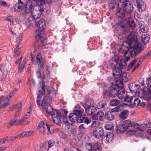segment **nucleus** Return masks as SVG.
Masks as SVG:
<instances>
[{"mask_svg":"<svg viewBox=\"0 0 151 151\" xmlns=\"http://www.w3.org/2000/svg\"><path fill=\"white\" fill-rule=\"evenodd\" d=\"M122 108V106L119 105L116 107L112 109L111 110V112H114L115 113L116 112H119L121 110V108Z\"/></svg>","mask_w":151,"mask_h":151,"instance_id":"09e8293b","label":"nucleus"},{"mask_svg":"<svg viewBox=\"0 0 151 151\" xmlns=\"http://www.w3.org/2000/svg\"><path fill=\"white\" fill-rule=\"evenodd\" d=\"M36 2L38 5L42 6L45 3V0H33Z\"/></svg>","mask_w":151,"mask_h":151,"instance_id":"5fc2aeb1","label":"nucleus"},{"mask_svg":"<svg viewBox=\"0 0 151 151\" xmlns=\"http://www.w3.org/2000/svg\"><path fill=\"white\" fill-rule=\"evenodd\" d=\"M7 138L8 137H6L2 139H0V144L5 143V141L7 140Z\"/></svg>","mask_w":151,"mask_h":151,"instance_id":"69168bd1","label":"nucleus"},{"mask_svg":"<svg viewBox=\"0 0 151 151\" xmlns=\"http://www.w3.org/2000/svg\"><path fill=\"white\" fill-rule=\"evenodd\" d=\"M121 4L122 5L121 10H124L126 13H131L133 9V5L132 2L128 0H119Z\"/></svg>","mask_w":151,"mask_h":151,"instance_id":"7ed1b4c3","label":"nucleus"},{"mask_svg":"<svg viewBox=\"0 0 151 151\" xmlns=\"http://www.w3.org/2000/svg\"><path fill=\"white\" fill-rule=\"evenodd\" d=\"M25 133V132H23L22 133L20 134L19 135H17V138L20 139L23 138L24 137H26Z\"/></svg>","mask_w":151,"mask_h":151,"instance_id":"0e129e2a","label":"nucleus"},{"mask_svg":"<svg viewBox=\"0 0 151 151\" xmlns=\"http://www.w3.org/2000/svg\"><path fill=\"white\" fill-rule=\"evenodd\" d=\"M17 138V136L15 137H12L9 138V140H7V142L10 143L14 142L16 139Z\"/></svg>","mask_w":151,"mask_h":151,"instance_id":"864d4df0","label":"nucleus"},{"mask_svg":"<svg viewBox=\"0 0 151 151\" xmlns=\"http://www.w3.org/2000/svg\"><path fill=\"white\" fill-rule=\"evenodd\" d=\"M124 60V58H122L120 60L119 63V67L122 69H125L127 66V64Z\"/></svg>","mask_w":151,"mask_h":151,"instance_id":"e433bc0d","label":"nucleus"},{"mask_svg":"<svg viewBox=\"0 0 151 151\" xmlns=\"http://www.w3.org/2000/svg\"><path fill=\"white\" fill-rule=\"evenodd\" d=\"M23 6L18 4H15L13 6V8L14 12H19L21 11L23 8Z\"/></svg>","mask_w":151,"mask_h":151,"instance_id":"a878e982","label":"nucleus"},{"mask_svg":"<svg viewBox=\"0 0 151 151\" xmlns=\"http://www.w3.org/2000/svg\"><path fill=\"white\" fill-rule=\"evenodd\" d=\"M79 119L78 120V123L84 122L86 124H88L91 122L90 120L88 119L87 117L85 116H81Z\"/></svg>","mask_w":151,"mask_h":151,"instance_id":"c85d7f7f","label":"nucleus"},{"mask_svg":"<svg viewBox=\"0 0 151 151\" xmlns=\"http://www.w3.org/2000/svg\"><path fill=\"white\" fill-rule=\"evenodd\" d=\"M55 144V142L53 140H50L48 143V147L49 148L52 146H53Z\"/></svg>","mask_w":151,"mask_h":151,"instance_id":"e2e57ef3","label":"nucleus"},{"mask_svg":"<svg viewBox=\"0 0 151 151\" xmlns=\"http://www.w3.org/2000/svg\"><path fill=\"white\" fill-rule=\"evenodd\" d=\"M124 124L127 127V129L128 127H132L135 125V123L129 120L124 121Z\"/></svg>","mask_w":151,"mask_h":151,"instance_id":"7c9ffc66","label":"nucleus"},{"mask_svg":"<svg viewBox=\"0 0 151 151\" xmlns=\"http://www.w3.org/2000/svg\"><path fill=\"white\" fill-rule=\"evenodd\" d=\"M84 107L85 109L86 113L89 115H92L96 111L95 108L93 106L87 107L84 106Z\"/></svg>","mask_w":151,"mask_h":151,"instance_id":"aec40b11","label":"nucleus"},{"mask_svg":"<svg viewBox=\"0 0 151 151\" xmlns=\"http://www.w3.org/2000/svg\"><path fill=\"white\" fill-rule=\"evenodd\" d=\"M37 27L38 30H37L35 32V37L38 42H40L42 45L45 46L46 44L47 40L45 36L42 35V32L45 29V25L43 19H40L37 24Z\"/></svg>","mask_w":151,"mask_h":151,"instance_id":"f03ea898","label":"nucleus"},{"mask_svg":"<svg viewBox=\"0 0 151 151\" xmlns=\"http://www.w3.org/2000/svg\"><path fill=\"white\" fill-rule=\"evenodd\" d=\"M85 147L88 151H93V147L91 144L87 143L86 144Z\"/></svg>","mask_w":151,"mask_h":151,"instance_id":"a18cd8bd","label":"nucleus"},{"mask_svg":"<svg viewBox=\"0 0 151 151\" xmlns=\"http://www.w3.org/2000/svg\"><path fill=\"white\" fill-rule=\"evenodd\" d=\"M141 37L142 42L145 45L150 40L149 35L148 34H142Z\"/></svg>","mask_w":151,"mask_h":151,"instance_id":"393cba45","label":"nucleus"},{"mask_svg":"<svg viewBox=\"0 0 151 151\" xmlns=\"http://www.w3.org/2000/svg\"><path fill=\"white\" fill-rule=\"evenodd\" d=\"M128 87L130 91L133 92H136L135 83H131L128 85Z\"/></svg>","mask_w":151,"mask_h":151,"instance_id":"58836bf2","label":"nucleus"},{"mask_svg":"<svg viewBox=\"0 0 151 151\" xmlns=\"http://www.w3.org/2000/svg\"><path fill=\"white\" fill-rule=\"evenodd\" d=\"M97 116L99 121H102L105 118L104 113L102 111H99L97 112Z\"/></svg>","mask_w":151,"mask_h":151,"instance_id":"a19ab883","label":"nucleus"},{"mask_svg":"<svg viewBox=\"0 0 151 151\" xmlns=\"http://www.w3.org/2000/svg\"><path fill=\"white\" fill-rule=\"evenodd\" d=\"M136 36L133 32L129 33L127 37L128 41L126 44H128L130 48H133L130 52V55L132 58H134L143 50V47L142 45L137 40H136Z\"/></svg>","mask_w":151,"mask_h":151,"instance_id":"f257e3e1","label":"nucleus"},{"mask_svg":"<svg viewBox=\"0 0 151 151\" xmlns=\"http://www.w3.org/2000/svg\"><path fill=\"white\" fill-rule=\"evenodd\" d=\"M113 134L111 133H108L105 136L104 135L101 140L102 144L104 145L111 141L113 139Z\"/></svg>","mask_w":151,"mask_h":151,"instance_id":"6e6552de","label":"nucleus"},{"mask_svg":"<svg viewBox=\"0 0 151 151\" xmlns=\"http://www.w3.org/2000/svg\"><path fill=\"white\" fill-rule=\"evenodd\" d=\"M24 132L26 133V137L31 136L33 134V132L32 131H27Z\"/></svg>","mask_w":151,"mask_h":151,"instance_id":"052dcab7","label":"nucleus"},{"mask_svg":"<svg viewBox=\"0 0 151 151\" xmlns=\"http://www.w3.org/2000/svg\"><path fill=\"white\" fill-rule=\"evenodd\" d=\"M9 99L7 97L5 98H3V96H1L0 98V108H3L8 106L9 103Z\"/></svg>","mask_w":151,"mask_h":151,"instance_id":"9b49d317","label":"nucleus"},{"mask_svg":"<svg viewBox=\"0 0 151 151\" xmlns=\"http://www.w3.org/2000/svg\"><path fill=\"white\" fill-rule=\"evenodd\" d=\"M80 118V116L78 117L73 112L70 113L68 116L69 121L72 122H74L75 121H77L78 122V120L79 119V118Z\"/></svg>","mask_w":151,"mask_h":151,"instance_id":"412c9836","label":"nucleus"},{"mask_svg":"<svg viewBox=\"0 0 151 151\" xmlns=\"http://www.w3.org/2000/svg\"><path fill=\"white\" fill-rule=\"evenodd\" d=\"M19 124L25 125L28 124L29 123V121L27 119L23 117L21 119L18 120Z\"/></svg>","mask_w":151,"mask_h":151,"instance_id":"72a5a7b5","label":"nucleus"},{"mask_svg":"<svg viewBox=\"0 0 151 151\" xmlns=\"http://www.w3.org/2000/svg\"><path fill=\"white\" fill-rule=\"evenodd\" d=\"M32 8H31L25 6L24 9L23 14H26L29 13L30 11H32Z\"/></svg>","mask_w":151,"mask_h":151,"instance_id":"3c124183","label":"nucleus"},{"mask_svg":"<svg viewBox=\"0 0 151 151\" xmlns=\"http://www.w3.org/2000/svg\"><path fill=\"white\" fill-rule=\"evenodd\" d=\"M85 101V104L87 107L90 106H92L94 104L93 101L91 99L86 98Z\"/></svg>","mask_w":151,"mask_h":151,"instance_id":"ea45409f","label":"nucleus"},{"mask_svg":"<svg viewBox=\"0 0 151 151\" xmlns=\"http://www.w3.org/2000/svg\"><path fill=\"white\" fill-rule=\"evenodd\" d=\"M10 109L12 111L18 109V110L14 117V118H17V117H18L21 115V111L22 109L21 104H18L17 105L10 107Z\"/></svg>","mask_w":151,"mask_h":151,"instance_id":"423d86ee","label":"nucleus"},{"mask_svg":"<svg viewBox=\"0 0 151 151\" xmlns=\"http://www.w3.org/2000/svg\"><path fill=\"white\" fill-rule=\"evenodd\" d=\"M134 97V101L133 104L132 103L131 104V107H134V106H143L145 105V104L143 102H141L139 98Z\"/></svg>","mask_w":151,"mask_h":151,"instance_id":"6ab92c4d","label":"nucleus"},{"mask_svg":"<svg viewBox=\"0 0 151 151\" xmlns=\"http://www.w3.org/2000/svg\"><path fill=\"white\" fill-rule=\"evenodd\" d=\"M119 103V101L118 99H112L110 100V104L112 106H115L118 105Z\"/></svg>","mask_w":151,"mask_h":151,"instance_id":"79ce46f5","label":"nucleus"},{"mask_svg":"<svg viewBox=\"0 0 151 151\" xmlns=\"http://www.w3.org/2000/svg\"><path fill=\"white\" fill-rule=\"evenodd\" d=\"M115 114L111 111H107L105 115V118L108 120L111 121L114 119Z\"/></svg>","mask_w":151,"mask_h":151,"instance_id":"4be33fe9","label":"nucleus"},{"mask_svg":"<svg viewBox=\"0 0 151 151\" xmlns=\"http://www.w3.org/2000/svg\"><path fill=\"white\" fill-rule=\"evenodd\" d=\"M139 26L141 31L143 32H147L148 30V28L145 22L142 21L139 22Z\"/></svg>","mask_w":151,"mask_h":151,"instance_id":"ddd939ff","label":"nucleus"},{"mask_svg":"<svg viewBox=\"0 0 151 151\" xmlns=\"http://www.w3.org/2000/svg\"><path fill=\"white\" fill-rule=\"evenodd\" d=\"M51 101V99L48 96H45L42 101V105L45 107L47 105H50Z\"/></svg>","mask_w":151,"mask_h":151,"instance_id":"a211bd4d","label":"nucleus"},{"mask_svg":"<svg viewBox=\"0 0 151 151\" xmlns=\"http://www.w3.org/2000/svg\"><path fill=\"white\" fill-rule=\"evenodd\" d=\"M106 103L104 101H101L97 103L96 107L98 109H100L104 107L106 105Z\"/></svg>","mask_w":151,"mask_h":151,"instance_id":"4c0bfd02","label":"nucleus"},{"mask_svg":"<svg viewBox=\"0 0 151 151\" xmlns=\"http://www.w3.org/2000/svg\"><path fill=\"white\" fill-rule=\"evenodd\" d=\"M36 60L38 67L40 68H42L43 67V65L41 54L40 53L37 54L36 56Z\"/></svg>","mask_w":151,"mask_h":151,"instance_id":"b1692460","label":"nucleus"},{"mask_svg":"<svg viewBox=\"0 0 151 151\" xmlns=\"http://www.w3.org/2000/svg\"><path fill=\"white\" fill-rule=\"evenodd\" d=\"M128 111L127 110H125L122 111L119 116V118L123 120L126 119L128 116Z\"/></svg>","mask_w":151,"mask_h":151,"instance_id":"c756f323","label":"nucleus"},{"mask_svg":"<svg viewBox=\"0 0 151 151\" xmlns=\"http://www.w3.org/2000/svg\"><path fill=\"white\" fill-rule=\"evenodd\" d=\"M141 127L142 125H140L139 124H137L135 123V125L134 126V127L138 130L142 131L143 129L141 128Z\"/></svg>","mask_w":151,"mask_h":151,"instance_id":"6e6d98bb","label":"nucleus"},{"mask_svg":"<svg viewBox=\"0 0 151 151\" xmlns=\"http://www.w3.org/2000/svg\"><path fill=\"white\" fill-rule=\"evenodd\" d=\"M32 16L33 17L34 19H36L39 18L40 14L37 12V9H33L31 11Z\"/></svg>","mask_w":151,"mask_h":151,"instance_id":"5701e85b","label":"nucleus"},{"mask_svg":"<svg viewBox=\"0 0 151 151\" xmlns=\"http://www.w3.org/2000/svg\"><path fill=\"white\" fill-rule=\"evenodd\" d=\"M121 81L116 80V84L111 85L109 90V95L111 97H114L117 96L118 92V86Z\"/></svg>","mask_w":151,"mask_h":151,"instance_id":"20e7f679","label":"nucleus"},{"mask_svg":"<svg viewBox=\"0 0 151 151\" xmlns=\"http://www.w3.org/2000/svg\"><path fill=\"white\" fill-rule=\"evenodd\" d=\"M98 122L97 120L93 121L91 124V127H96L98 125Z\"/></svg>","mask_w":151,"mask_h":151,"instance_id":"338daca9","label":"nucleus"},{"mask_svg":"<svg viewBox=\"0 0 151 151\" xmlns=\"http://www.w3.org/2000/svg\"><path fill=\"white\" fill-rule=\"evenodd\" d=\"M78 127L79 130L81 131H83L85 130V127L83 124H81Z\"/></svg>","mask_w":151,"mask_h":151,"instance_id":"774afa93","label":"nucleus"},{"mask_svg":"<svg viewBox=\"0 0 151 151\" xmlns=\"http://www.w3.org/2000/svg\"><path fill=\"white\" fill-rule=\"evenodd\" d=\"M22 59V56H21L19 59L16 60L15 62V64L18 65V70L19 72H22L25 67L26 63L25 61H23L21 64H20Z\"/></svg>","mask_w":151,"mask_h":151,"instance_id":"0eeeda50","label":"nucleus"},{"mask_svg":"<svg viewBox=\"0 0 151 151\" xmlns=\"http://www.w3.org/2000/svg\"><path fill=\"white\" fill-rule=\"evenodd\" d=\"M50 71L47 69L46 70L45 73H46V75L45 74H44L43 75V79H44L46 77L49 78L50 77Z\"/></svg>","mask_w":151,"mask_h":151,"instance_id":"4d7b16f0","label":"nucleus"},{"mask_svg":"<svg viewBox=\"0 0 151 151\" xmlns=\"http://www.w3.org/2000/svg\"><path fill=\"white\" fill-rule=\"evenodd\" d=\"M116 131L117 133H122L127 130V127L123 124L117 125L116 128Z\"/></svg>","mask_w":151,"mask_h":151,"instance_id":"2eb2a0df","label":"nucleus"},{"mask_svg":"<svg viewBox=\"0 0 151 151\" xmlns=\"http://www.w3.org/2000/svg\"><path fill=\"white\" fill-rule=\"evenodd\" d=\"M53 122L55 124H58L61 122V120L58 111H56L54 114L51 115Z\"/></svg>","mask_w":151,"mask_h":151,"instance_id":"9d476101","label":"nucleus"},{"mask_svg":"<svg viewBox=\"0 0 151 151\" xmlns=\"http://www.w3.org/2000/svg\"><path fill=\"white\" fill-rule=\"evenodd\" d=\"M45 124L43 121H41L37 127V129H40L42 128L43 127H45Z\"/></svg>","mask_w":151,"mask_h":151,"instance_id":"13d9d810","label":"nucleus"},{"mask_svg":"<svg viewBox=\"0 0 151 151\" xmlns=\"http://www.w3.org/2000/svg\"><path fill=\"white\" fill-rule=\"evenodd\" d=\"M22 56L21 55V53L20 52H17L16 51H14L13 52V57L14 58H16L17 57L19 56L21 57Z\"/></svg>","mask_w":151,"mask_h":151,"instance_id":"680f3d73","label":"nucleus"},{"mask_svg":"<svg viewBox=\"0 0 151 151\" xmlns=\"http://www.w3.org/2000/svg\"><path fill=\"white\" fill-rule=\"evenodd\" d=\"M44 81L42 82V86L38 89V91L39 93L42 95H44L45 93V88L44 85Z\"/></svg>","mask_w":151,"mask_h":151,"instance_id":"f704fd0d","label":"nucleus"},{"mask_svg":"<svg viewBox=\"0 0 151 151\" xmlns=\"http://www.w3.org/2000/svg\"><path fill=\"white\" fill-rule=\"evenodd\" d=\"M105 127L106 129L111 130L113 128V125L110 122H108L105 124Z\"/></svg>","mask_w":151,"mask_h":151,"instance_id":"8fccbe9b","label":"nucleus"},{"mask_svg":"<svg viewBox=\"0 0 151 151\" xmlns=\"http://www.w3.org/2000/svg\"><path fill=\"white\" fill-rule=\"evenodd\" d=\"M134 97L131 96H125L124 99V102H125V104L126 105H128L129 104H131V103L132 100L133 99Z\"/></svg>","mask_w":151,"mask_h":151,"instance_id":"cd10ccee","label":"nucleus"},{"mask_svg":"<svg viewBox=\"0 0 151 151\" xmlns=\"http://www.w3.org/2000/svg\"><path fill=\"white\" fill-rule=\"evenodd\" d=\"M119 57L116 55H114L111 58V60L116 63V65L119 61Z\"/></svg>","mask_w":151,"mask_h":151,"instance_id":"de8ad7c7","label":"nucleus"},{"mask_svg":"<svg viewBox=\"0 0 151 151\" xmlns=\"http://www.w3.org/2000/svg\"><path fill=\"white\" fill-rule=\"evenodd\" d=\"M119 85L118 86V92L117 96L120 99H122L125 98L127 95L126 92L124 88V85L122 82H120Z\"/></svg>","mask_w":151,"mask_h":151,"instance_id":"39448f33","label":"nucleus"},{"mask_svg":"<svg viewBox=\"0 0 151 151\" xmlns=\"http://www.w3.org/2000/svg\"><path fill=\"white\" fill-rule=\"evenodd\" d=\"M109 95L107 91H104L103 93V97L104 99H107L109 98Z\"/></svg>","mask_w":151,"mask_h":151,"instance_id":"bf43d9fd","label":"nucleus"},{"mask_svg":"<svg viewBox=\"0 0 151 151\" xmlns=\"http://www.w3.org/2000/svg\"><path fill=\"white\" fill-rule=\"evenodd\" d=\"M144 124L148 128L151 127V121L148 119H146L144 122Z\"/></svg>","mask_w":151,"mask_h":151,"instance_id":"49530a36","label":"nucleus"},{"mask_svg":"<svg viewBox=\"0 0 151 151\" xmlns=\"http://www.w3.org/2000/svg\"><path fill=\"white\" fill-rule=\"evenodd\" d=\"M45 107V110L47 113L50 114L51 116L54 114L55 111L53 110L52 106L50 105H47Z\"/></svg>","mask_w":151,"mask_h":151,"instance_id":"2f4dec72","label":"nucleus"},{"mask_svg":"<svg viewBox=\"0 0 151 151\" xmlns=\"http://www.w3.org/2000/svg\"><path fill=\"white\" fill-rule=\"evenodd\" d=\"M128 22L129 24V27L132 29L135 28L136 24L133 20L132 17H129L128 19Z\"/></svg>","mask_w":151,"mask_h":151,"instance_id":"473e14b6","label":"nucleus"},{"mask_svg":"<svg viewBox=\"0 0 151 151\" xmlns=\"http://www.w3.org/2000/svg\"><path fill=\"white\" fill-rule=\"evenodd\" d=\"M32 1L31 0H28L26 2L25 6L32 8Z\"/></svg>","mask_w":151,"mask_h":151,"instance_id":"603ef678","label":"nucleus"},{"mask_svg":"<svg viewBox=\"0 0 151 151\" xmlns=\"http://www.w3.org/2000/svg\"><path fill=\"white\" fill-rule=\"evenodd\" d=\"M17 118H13L12 119L9 123V124L11 126L17 125L19 124V122H18Z\"/></svg>","mask_w":151,"mask_h":151,"instance_id":"c03bdc74","label":"nucleus"},{"mask_svg":"<svg viewBox=\"0 0 151 151\" xmlns=\"http://www.w3.org/2000/svg\"><path fill=\"white\" fill-rule=\"evenodd\" d=\"M101 147L99 143H96L93 145V151H101Z\"/></svg>","mask_w":151,"mask_h":151,"instance_id":"c9c22d12","label":"nucleus"},{"mask_svg":"<svg viewBox=\"0 0 151 151\" xmlns=\"http://www.w3.org/2000/svg\"><path fill=\"white\" fill-rule=\"evenodd\" d=\"M143 91L145 94L147 95L149 99L151 100V88L145 87L143 89Z\"/></svg>","mask_w":151,"mask_h":151,"instance_id":"bb28decb","label":"nucleus"},{"mask_svg":"<svg viewBox=\"0 0 151 151\" xmlns=\"http://www.w3.org/2000/svg\"><path fill=\"white\" fill-rule=\"evenodd\" d=\"M67 111L65 110H63L60 111H58V114H59L60 116L63 118V122L65 123L68 122L67 116Z\"/></svg>","mask_w":151,"mask_h":151,"instance_id":"dca6fc26","label":"nucleus"},{"mask_svg":"<svg viewBox=\"0 0 151 151\" xmlns=\"http://www.w3.org/2000/svg\"><path fill=\"white\" fill-rule=\"evenodd\" d=\"M104 131L101 127H98L95 129L93 133L94 137L97 139H99L103 135Z\"/></svg>","mask_w":151,"mask_h":151,"instance_id":"1a4fd4ad","label":"nucleus"},{"mask_svg":"<svg viewBox=\"0 0 151 151\" xmlns=\"http://www.w3.org/2000/svg\"><path fill=\"white\" fill-rule=\"evenodd\" d=\"M125 12H126L123 9L122 10L121 8L117 12L116 14L119 17H122L124 16Z\"/></svg>","mask_w":151,"mask_h":151,"instance_id":"37998d69","label":"nucleus"},{"mask_svg":"<svg viewBox=\"0 0 151 151\" xmlns=\"http://www.w3.org/2000/svg\"><path fill=\"white\" fill-rule=\"evenodd\" d=\"M83 111V109L81 108V106L77 104L75 106L73 113L78 116H81L82 114Z\"/></svg>","mask_w":151,"mask_h":151,"instance_id":"f3484780","label":"nucleus"},{"mask_svg":"<svg viewBox=\"0 0 151 151\" xmlns=\"http://www.w3.org/2000/svg\"><path fill=\"white\" fill-rule=\"evenodd\" d=\"M122 74L121 70L119 68L115 67L113 69L112 74L114 77L116 78L121 77Z\"/></svg>","mask_w":151,"mask_h":151,"instance_id":"4468645a","label":"nucleus"},{"mask_svg":"<svg viewBox=\"0 0 151 151\" xmlns=\"http://www.w3.org/2000/svg\"><path fill=\"white\" fill-rule=\"evenodd\" d=\"M137 8L140 12L144 11L146 9V6L145 3L142 0H137L136 1Z\"/></svg>","mask_w":151,"mask_h":151,"instance_id":"f8f14e48","label":"nucleus"}]
</instances>
